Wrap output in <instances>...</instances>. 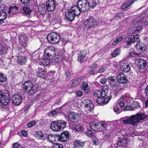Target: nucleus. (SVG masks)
<instances>
[{
	"instance_id": "25",
	"label": "nucleus",
	"mask_w": 148,
	"mask_h": 148,
	"mask_svg": "<svg viewBox=\"0 0 148 148\" xmlns=\"http://www.w3.org/2000/svg\"><path fill=\"white\" fill-rule=\"evenodd\" d=\"M39 12L41 14L46 13L47 8L46 5L44 4L39 5L38 7Z\"/></svg>"
},
{
	"instance_id": "14",
	"label": "nucleus",
	"mask_w": 148,
	"mask_h": 148,
	"mask_svg": "<svg viewBox=\"0 0 148 148\" xmlns=\"http://www.w3.org/2000/svg\"><path fill=\"white\" fill-rule=\"evenodd\" d=\"M122 72H130L131 67L129 64L126 62H122L120 66Z\"/></svg>"
},
{
	"instance_id": "20",
	"label": "nucleus",
	"mask_w": 148,
	"mask_h": 148,
	"mask_svg": "<svg viewBox=\"0 0 148 148\" xmlns=\"http://www.w3.org/2000/svg\"><path fill=\"white\" fill-rule=\"evenodd\" d=\"M7 48L5 46L0 45V59L4 58L7 53Z\"/></svg>"
},
{
	"instance_id": "50",
	"label": "nucleus",
	"mask_w": 148,
	"mask_h": 148,
	"mask_svg": "<svg viewBox=\"0 0 148 148\" xmlns=\"http://www.w3.org/2000/svg\"><path fill=\"white\" fill-rule=\"evenodd\" d=\"M90 8H93L96 5V3L94 0H90L89 1Z\"/></svg>"
},
{
	"instance_id": "3",
	"label": "nucleus",
	"mask_w": 148,
	"mask_h": 148,
	"mask_svg": "<svg viewBox=\"0 0 148 148\" xmlns=\"http://www.w3.org/2000/svg\"><path fill=\"white\" fill-rule=\"evenodd\" d=\"M66 123L63 120H58L53 121L51 122L50 127L55 131H59L62 130L65 127Z\"/></svg>"
},
{
	"instance_id": "17",
	"label": "nucleus",
	"mask_w": 148,
	"mask_h": 148,
	"mask_svg": "<svg viewBox=\"0 0 148 148\" xmlns=\"http://www.w3.org/2000/svg\"><path fill=\"white\" fill-rule=\"evenodd\" d=\"M110 99V97L104 98L101 97L98 98L96 101L97 103L100 105H103L107 103Z\"/></svg>"
},
{
	"instance_id": "64",
	"label": "nucleus",
	"mask_w": 148,
	"mask_h": 148,
	"mask_svg": "<svg viewBox=\"0 0 148 148\" xmlns=\"http://www.w3.org/2000/svg\"><path fill=\"white\" fill-rule=\"evenodd\" d=\"M109 90V88L107 85H104L102 87V90H101L103 91H108Z\"/></svg>"
},
{
	"instance_id": "32",
	"label": "nucleus",
	"mask_w": 148,
	"mask_h": 148,
	"mask_svg": "<svg viewBox=\"0 0 148 148\" xmlns=\"http://www.w3.org/2000/svg\"><path fill=\"white\" fill-rule=\"evenodd\" d=\"M84 144V142L80 140H76L74 142V147L75 148H80L83 147Z\"/></svg>"
},
{
	"instance_id": "43",
	"label": "nucleus",
	"mask_w": 148,
	"mask_h": 148,
	"mask_svg": "<svg viewBox=\"0 0 148 148\" xmlns=\"http://www.w3.org/2000/svg\"><path fill=\"white\" fill-rule=\"evenodd\" d=\"M120 52L121 50L120 49H116L113 51L111 54V55L113 57H115L120 54Z\"/></svg>"
},
{
	"instance_id": "39",
	"label": "nucleus",
	"mask_w": 148,
	"mask_h": 148,
	"mask_svg": "<svg viewBox=\"0 0 148 148\" xmlns=\"http://www.w3.org/2000/svg\"><path fill=\"white\" fill-rule=\"evenodd\" d=\"M72 128L73 129L77 131H83L84 128L83 127L79 125L74 124L73 125Z\"/></svg>"
},
{
	"instance_id": "53",
	"label": "nucleus",
	"mask_w": 148,
	"mask_h": 148,
	"mask_svg": "<svg viewBox=\"0 0 148 148\" xmlns=\"http://www.w3.org/2000/svg\"><path fill=\"white\" fill-rule=\"evenodd\" d=\"M127 32L129 34H133L137 32L134 27H130L128 30Z\"/></svg>"
},
{
	"instance_id": "40",
	"label": "nucleus",
	"mask_w": 148,
	"mask_h": 148,
	"mask_svg": "<svg viewBox=\"0 0 148 148\" xmlns=\"http://www.w3.org/2000/svg\"><path fill=\"white\" fill-rule=\"evenodd\" d=\"M123 36H121L116 39L112 43V44L113 45H116L123 40Z\"/></svg>"
},
{
	"instance_id": "22",
	"label": "nucleus",
	"mask_w": 148,
	"mask_h": 148,
	"mask_svg": "<svg viewBox=\"0 0 148 148\" xmlns=\"http://www.w3.org/2000/svg\"><path fill=\"white\" fill-rule=\"evenodd\" d=\"M134 1L135 0H128L123 4L121 7V9L126 10L127 8L134 3Z\"/></svg>"
},
{
	"instance_id": "54",
	"label": "nucleus",
	"mask_w": 148,
	"mask_h": 148,
	"mask_svg": "<svg viewBox=\"0 0 148 148\" xmlns=\"http://www.w3.org/2000/svg\"><path fill=\"white\" fill-rule=\"evenodd\" d=\"M36 124V122L35 121H32L29 122L27 125L28 127H31L33 126H34Z\"/></svg>"
},
{
	"instance_id": "15",
	"label": "nucleus",
	"mask_w": 148,
	"mask_h": 148,
	"mask_svg": "<svg viewBox=\"0 0 148 148\" xmlns=\"http://www.w3.org/2000/svg\"><path fill=\"white\" fill-rule=\"evenodd\" d=\"M46 4L47 10L49 12L52 11L55 9V3L53 0H48Z\"/></svg>"
},
{
	"instance_id": "18",
	"label": "nucleus",
	"mask_w": 148,
	"mask_h": 148,
	"mask_svg": "<svg viewBox=\"0 0 148 148\" xmlns=\"http://www.w3.org/2000/svg\"><path fill=\"white\" fill-rule=\"evenodd\" d=\"M136 61L138 68L140 69H144L147 65L146 61L143 59H138Z\"/></svg>"
},
{
	"instance_id": "6",
	"label": "nucleus",
	"mask_w": 148,
	"mask_h": 148,
	"mask_svg": "<svg viewBox=\"0 0 148 148\" xmlns=\"http://www.w3.org/2000/svg\"><path fill=\"white\" fill-rule=\"evenodd\" d=\"M77 5L82 12L87 11L90 8L89 2L87 0H79Z\"/></svg>"
},
{
	"instance_id": "5",
	"label": "nucleus",
	"mask_w": 148,
	"mask_h": 148,
	"mask_svg": "<svg viewBox=\"0 0 148 148\" xmlns=\"http://www.w3.org/2000/svg\"><path fill=\"white\" fill-rule=\"evenodd\" d=\"M60 35L55 32L50 33L47 36V39L48 41L53 44H56L58 43L60 40Z\"/></svg>"
},
{
	"instance_id": "4",
	"label": "nucleus",
	"mask_w": 148,
	"mask_h": 148,
	"mask_svg": "<svg viewBox=\"0 0 148 148\" xmlns=\"http://www.w3.org/2000/svg\"><path fill=\"white\" fill-rule=\"evenodd\" d=\"M10 96L8 91L3 90L0 91V101L3 105H6L9 102Z\"/></svg>"
},
{
	"instance_id": "60",
	"label": "nucleus",
	"mask_w": 148,
	"mask_h": 148,
	"mask_svg": "<svg viewBox=\"0 0 148 148\" xmlns=\"http://www.w3.org/2000/svg\"><path fill=\"white\" fill-rule=\"evenodd\" d=\"M57 114V112L55 111H52L50 112L49 115L50 117H53L55 115Z\"/></svg>"
},
{
	"instance_id": "8",
	"label": "nucleus",
	"mask_w": 148,
	"mask_h": 148,
	"mask_svg": "<svg viewBox=\"0 0 148 148\" xmlns=\"http://www.w3.org/2000/svg\"><path fill=\"white\" fill-rule=\"evenodd\" d=\"M69 134L68 131H64L60 136L58 135V140L61 142L67 141L69 138Z\"/></svg>"
},
{
	"instance_id": "1",
	"label": "nucleus",
	"mask_w": 148,
	"mask_h": 148,
	"mask_svg": "<svg viewBox=\"0 0 148 148\" xmlns=\"http://www.w3.org/2000/svg\"><path fill=\"white\" fill-rule=\"evenodd\" d=\"M147 116L143 113H137L135 115H132L130 116L122 118V121L124 124L137 126L138 125L140 121L146 118Z\"/></svg>"
},
{
	"instance_id": "19",
	"label": "nucleus",
	"mask_w": 148,
	"mask_h": 148,
	"mask_svg": "<svg viewBox=\"0 0 148 148\" xmlns=\"http://www.w3.org/2000/svg\"><path fill=\"white\" fill-rule=\"evenodd\" d=\"M65 15L67 20L69 21H72L74 19L75 15L70 10H67L65 12Z\"/></svg>"
},
{
	"instance_id": "9",
	"label": "nucleus",
	"mask_w": 148,
	"mask_h": 148,
	"mask_svg": "<svg viewBox=\"0 0 148 148\" xmlns=\"http://www.w3.org/2000/svg\"><path fill=\"white\" fill-rule=\"evenodd\" d=\"M46 72V69L44 67H39L36 71L38 76L43 78L47 77Z\"/></svg>"
},
{
	"instance_id": "46",
	"label": "nucleus",
	"mask_w": 148,
	"mask_h": 148,
	"mask_svg": "<svg viewBox=\"0 0 148 148\" xmlns=\"http://www.w3.org/2000/svg\"><path fill=\"white\" fill-rule=\"evenodd\" d=\"M35 136L36 138L39 139H42L44 137V134L41 131L36 132Z\"/></svg>"
},
{
	"instance_id": "28",
	"label": "nucleus",
	"mask_w": 148,
	"mask_h": 148,
	"mask_svg": "<svg viewBox=\"0 0 148 148\" xmlns=\"http://www.w3.org/2000/svg\"><path fill=\"white\" fill-rule=\"evenodd\" d=\"M83 77H81L73 80L72 83V86L73 87L79 85L83 80Z\"/></svg>"
},
{
	"instance_id": "47",
	"label": "nucleus",
	"mask_w": 148,
	"mask_h": 148,
	"mask_svg": "<svg viewBox=\"0 0 148 148\" xmlns=\"http://www.w3.org/2000/svg\"><path fill=\"white\" fill-rule=\"evenodd\" d=\"M82 102L85 105V107L90 106V104H93L92 101L88 99H84L82 100Z\"/></svg>"
},
{
	"instance_id": "62",
	"label": "nucleus",
	"mask_w": 148,
	"mask_h": 148,
	"mask_svg": "<svg viewBox=\"0 0 148 148\" xmlns=\"http://www.w3.org/2000/svg\"><path fill=\"white\" fill-rule=\"evenodd\" d=\"M86 134L88 136H91L92 135V132L91 130H88L86 132Z\"/></svg>"
},
{
	"instance_id": "33",
	"label": "nucleus",
	"mask_w": 148,
	"mask_h": 148,
	"mask_svg": "<svg viewBox=\"0 0 148 148\" xmlns=\"http://www.w3.org/2000/svg\"><path fill=\"white\" fill-rule=\"evenodd\" d=\"M134 36L132 35H129L124 39V41L127 42L128 44H130L131 43H134Z\"/></svg>"
},
{
	"instance_id": "55",
	"label": "nucleus",
	"mask_w": 148,
	"mask_h": 148,
	"mask_svg": "<svg viewBox=\"0 0 148 148\" xmlns=\"http://www.w3.org/2000/svg\"><path fill=\"white\" fill-rule=\"evenodd\" d=\"M134 43L135 42H140V36L138 35H136L135 36H134Z\"/></svg>"
},
{
	"instance_id": "13",
	"label": "nucleus",
	"mask_w": 148,
	"mask_h": 148,
	"mask_svg": "<svg viewBox=\"0 0 148 148\" xmlns=\"http://www.w3.org/2000/svg\"><path fill=\"white\" fill-rule=\"evenodd\" d=\"M12 101L13 104L15 105H20L22 100L21 96L18 94H14L12 97Z\"/></svg>"
},
{
	"instance_id": "49",
	"label": "nucleus",
	"mask_w": 148,
	"mask_h": 148,
	"mask_svg": "<svg viewBox=\"0 0 148 148\" xmlns=\"http://www.w3.org/2000/svg\"><path fill=\"white\" fill-rule=\"evenodd\" d=\"M124 16V14L123 12H120L116 15L115 18L116 19L118 20L123 18Z\"/></svg>"
},
{
	"instance_id": "63",
	"label": "nucleus",
	"mask_w": 148,
	"mask_h": 148,
	"mask_svg": "<svg viewBox=\"0 0 148 148\" xmlns=\"http://www.w3.org/2000/svg\"><path fill=\"white\" fill-rule=\"evenodd\" d=\"M107 81V79L106 78H101L100 80V82L102 84H105Z\"/></svg>"
},
{
	"instance_id": "31",
	"label": "nucleus",
	"mask_w": 148,
	"mask_h": 148,
	"mask_svg": "<svg viewBox=\"0 0 148 148\" xmlns=\"http://www.w3.org/2000/svg\"><path fill=\"white\" fill-rule=\"evenodd\" d=\"M86 54V52L85 51L81 52L79 54L78 58V61L79 62H82L84 60V58Z\"/></svg>"
},
{
	"instance_id": "29",
	"label": "nucleus",
	"mask_w": 148,
	"mask_h": 148,
	"mask_svg": "<svg viewBox=\"0 0 148 148\" xmlns=\"http://www.w3.org/2000/svg\"><path fill=\"white\" fill-rule=\"evenodd\" d=\"M7 14L3 10H0V23H4V21L7 18Z\"/></svg>"
},
{
	"instance_id": "38",
	"label": "nucleus",
	"mask_w": 148,
	"mask_h": 148,
	"mask_svg": "<svg viewBox=\"0 0 148 148\" xmlns=\"http://www.w3.org/2000/svg\"><path fill=\"white\" fill-rule=\"evenodd\" d=\"M82 89L86 93H87L89 92V88L87 82L84 81L83 82Z\"/></svg>"
},
{
	"instance_id": "21",
	"label": "nucleus",
	"mask_w": 148,
	"mask_h": 148,
	"mask_svg": "<svg viewBox=\"0 0 148 148\" xmlns=\"http://www.w3.org/2000/svg\"><path fill=\"white\" fill-rule=\"evenodd\" d=\"M118 77L119 78V82H120L122 84H125L128 82L126 77L122 73L119 74Z\"/></svg>"
},
{
	"instance_id": "45",
	"label": "nucleus",
	"mask_w": 148,
	"mask_h": 148,
	"mask_svg": "<svg viewBox=\"0 0 148 148\" xmlns=\"http://www.w3.org/2000/svg\"><path fill=\"white\" fill-rule=\"evenodd\" d=\"M41 62L42 64L45 66H47L50 63V59L48 58L42 59Z\"/></svg>"
},
{
	"instance_id": "44",
	"label": "nucleus",
	"mask_w": 148,
	"mask_h": 148,
	"mask_svg": "<svg viewBox=\"0 0 148 148\" xmlns=\"http://www.w3.org/2000/svg\"><path fill=\"white\" fill-rule=\"evenodd\" d=\"M39 50L38 49L35 51L32 54V58L34 60H36L38 59L39 56Z\"/></svg>"
},
{
	"instance_id": "52",
	"label": "nucleus",
	"mask_w": 148,
	"mask_h": 148,
	"mask_svg": "<svg viewBox=\"0 0 148 148\" xmlns=\"http://www.w3.org/2000/svg\"><path fill=\"white\" fill-rule=\"evenodd\" d=\"M113 110L117 114L120 113L122 111V109L119 108L117 106L114 107Z\"/></svg>"
},
{
	"instance_id": "30",
	"label": "nucleus",
	"mask_w": 148,
	"mask_h": 148,
	"mask_svg": "<svg viewBox=\"0 0 148 148\" xmlns=\"http://www.w3.org/2000/svg\"><path fill=\"white\" fill-rule=\"evenodd\" d=\"M58 135L56 134V135H49L47 137V140L49 142L53 143L55 141L56 139L58 140Z\"/></svg>"
},
{
	"instance_id": "12",
	"label": "nucleus",
	"mask_w": 148,
	"mask_h": 148,
	"mask_svg": "<svg viewBox=\"0 0 148 148\" xmlns=\"http://www.w3.org/2000/svg\"><path fill=\"white\" fill-rule=\"evenodd\" d=\"M135 47L136 50L140 53H142L145 51L147 48L146 45L142 42H138L135 45Z\"/></svg>"
},
{
	"instance_id": "59",
	"label": "nucleus",
	"mask_w": 148,
	"mask_h": 148,
	"mask_svg": "<svg viewBox=\"0 0 148 148\" xmlns=\"http://www.w3.org/2000/svg\"><path fill=\"white\" fill-rule=\"evenodd\" d=\"M108 91H103L101 90V94L102 97L105 98V97L106 96Z\"/></svg>"
},
{
	"instance_id": "27",
	"label": "nucleus",
	"mask_w": 148,
	"mask_h": 148,
	"mask_svg": "<svg viewBox=\"0 0 148 148\" xmlns=\"http://www.w3.org/2000/svg\"><path fill=\"white\" fill-rule=\"evenodd\" d=\"M78 114L75 112H70L68 115L69 120L72 122H74V121L78 117Z\"/></svg>"
},
{
	"instance_id": "57",
	"label": "nucleus",
	"mask_w": 148,
	"mask_h": 148,
	"mask_svg": "<svg viewBox=\"0 0 148 148\" xmlns=\"http://www.w3.org/2000/svg\"><path fill=\"white\" fill-rule=\"evenodd\" d=\"M118 103L119 105L122 108H123L125 106V103L123 101L119 100Z\"/></svg>"
},
{
	"instance_id": "41",
	"label": "nucleus",
	"mask_w": 148,
	"mask_h": 148,
	"mask_svg": "<svg viewBox=\"0 0 148 148\" xmlns=\"http://www.w3.org/2000/svg\"><path fill=\"white\" fill-rule=\"evenodd\" d=\"M25 14H30L32 10L29 7L28 5H25L23 9Z\"/></svg>"
},
{
	"instance_id": "35",
	"label": "nucleus",
	"mask_w": 148,
	"mask_h": 148,
	"mask_svg": "<svg viewBox=\"0 0 148 148\" xmlns=\"http://www.w3.org/2000/svg\"><path fill=\"white\" fill-rule=\"evenodd\" d=\"M137 32L141 31L143 29L142 24L140 22H138L136 23L134 27Z\"/></svg>"
},
{
	"instance_id": "16",
	"label": "nucleus",
	"mask_w": 148,
	"mask_h": 148,
	"mask_svg": "<svg viewBox=\"0 0 148 148\" xmlns=\"http://www.w3.org/2000/svg\"><path fill=\"white\" fill-rule=\"evenodd\" d=\"M90 126L91 129L95 132L101 131V129L100 128L101 126V123L93 122L90 124Z\"/></svg>"
},
{
	"instance_id": "58",
	"label": "nucleus",
	"mask_w": 148,
	"mask_h": 148,
	"mask_svg": "<svg viewBox=\"0 0 148 148\" xmlns=\"http://www.w3.org/2000/svg\"><path fill=\"white\" fill-rule=\"evenodd\" d=\"M62 145L61 144H54L52 148H62Z\"/></svg>"
},
{
	"instance_id": "7",
	"label": "nucleus",
	"mask_w": 148,
	"mask_h": 148,
	"mask_svg": "<svg viewBox=\"0 0 148 148\" xmlns=\"http://www.w3.org/2000/svg\"><path fill=\"white\" fill-rule=\"evenodd\" d=\"M97 21L95 19L92 17H90L85 21L83 23L85 29L88 30L90 28H94L96 25Z\"/></svg>"
},
{
	"instance_id": "11",
	"label": "nucleus",
	"mask_w": 148,
	"mask_h": 148,
	"mask_svg": "<svg viewBox=\"0 0 148 148\" xmlns=\"http://www.w3.org/2000/svg\"><path fill=\"white\" fill-rule=\"evenodd\" d=\"M108 82L110 86L117 87L119 84V80L116 76L111 77L108 78Z\"/></svg>"
},
{
	"instance_id": "24",
	"label": "nucleus",
	"mask_w": 148,
	"mask_h": 148,
	"mask_svg": "<svg viewBox=\"0 0 148 148\" xmlns=\"http://www.w3.org/2000/svg\"><path fill=\"white\" fill-rule=\"evenodd\" d=\"M79 6L77 5L73 6L70 10L73 12L75 16H78L82 12L80 10V8H79Z\"/></svg>"
},
{
	"instance_id": "34",
	"label": "nucleus",
	"mask_w": 148,
	"mask_h": 148,
	"mask_svg": "<svg viewBox=\"0 0 148 148\" xmlns=\"http://www.w3.org/2000/svg\"><path fill=\"white\" fill-rule=\"evenodd\" d=\"M55 58L52 60L53 63H59L62 61L63 58L62 55H55Z\"/></svg>"
},
{
	"instance_id": "23",
	"label": "nucleus",
	"mask_w": 148,
	"mask_h": 148,
	"mask_svg": "<svg viewBox=\"0 0 148 148\" xmlns=\"http://www.w3.org/2000/svg\"><path fill=\"white\" fill-rule=\"evenodd\" d=\"M128 140L126 138H119L117 144L119 146L126 147L128 144Z\"/></svg>"
},
{
	"instance_id": "51",
	"label": "nucleus",
	"mask_w": 148,
	"mask_h": 148,
	"mask_svg": "<svg viewBox=\"0 0 148 148\" xmlns=\"http://www.w3.org/2000/svg\"><path fill=\"white\" fill-rule=\"evenodd\" d=\"M94 95L95 97L97 98L101 97V90L95 91L94 93Z\"/></svg>"
},
{
	"instance_id": "48",
	"label": "nucleus",
	"mask_w": 148,
	"mask_h": 148,
	"mask_svg": "<svg viewBox=\"0 0 148 148\" xmlns=\"http://www.w3.org/2000/svg\"><path fill=\"white\" fill-rule=\"evenodd\" d=\"M7 80L5 75L0 72V83H2L5 82Z\"/></svg>"
},
{
	"instance_id": "26",
	"label": "nucleus",
	"mask_w": 148,
	"mask_h": 148,
	"mask_svg": "<svg viewBox=\"0 0 148 148\" xmlns=\"http://www.w3.org/2000/svg\"><path fill=\"white\" fill-rule=\"evenodd\" d=\"M18 7L16 6H11L10 8L8 13L9 14L12 15L17 13L18 12Z\"/></svg>"
},
{
	"instance_id": "10",
	"label": "nucleus",
	"mask_w": 148,
	"mask_h": 148,
	"mask_svg": "<svg viewBox=\"0 0 148 148\" xmlns=\"http://www.w3.org/2000/svg\"><path fill=\"white\" fill-rule=\"evenodd\" d=\"M55 48L51 46L47 47L45 51V55L48 57H54L55 56Z\"/></svg>"
},
{
	"instance_id": "37",
	"label": "nucleus",
	"mask_w": 148,
	"mask_h": 148,
	"mask_svg": "<svg viewBox=\"0 0 148 148\" xmlns=\"http://www.w3.org/2000/svg\"><path fill=\"white\" fill-rule=\"evenodd\" d=\"M19 40L20 44L24 45V44L26 45L27 43L28 38L26 36H21L19 38Z\"/></svg>"
},
{
	"instance_id": "36",
	"label": "nucleus",
	"mask_w": 148,
	"mask_h": 148,
	"mask_svg": "<svg viewBox=\"0 0 148 148\" xmlns=\"http://www.w3.org/2000/svg\"><path fill=\"white\" fill-rule=\"evenodd\" d=\"M26 58L23 56H19L18 57V62L21 65L24 64L26 61Z\"/></svg>"
},
{
	"instance_id": "56",
	"label": "nucleus",
	"mask_w": 148,
	"mask_h": 148,
	"mask_svg": "<svg viewBox=\"0 0 148 148\" xmlns=\"http://www.w3.org/2000/svg\"><path fill=\"white\" fill-rule=\"evenodd\" d=\"M136 55L135 51H134V50L133 49H132V50L129 53V55L128 56L130 57H134Z\"/></svg>"
},
{
	"instance_id": "42",
	"label": "nucleus",
	"mask_w": 148,
	"mask_h": 148,
	"mask_svg": "<svg viewBox=\"0 0 148 148\" xmlns=\"http://www.w3.org/2000/svg\"><path fill=\"white\" fill-rule=\"evenodd\" d=\"M93 108L94 105L93 104H90V105L84 107L85 110L87 113H89Z\"/></svg>"
},
{
	"instance_id": "2",
	"label": "nucleus",
	"mask_w": 148,
	"mask_h": 148,
	"mask_svg": "<svg viewBox=\"0 0 148 148\" xmlns=\"http://www.w3.org/2000/svg\"><path fill=\"white\" fill-rule=\"evenodd\" d=\"M23 90L26 93H28L29 95H32L36 92L38 87L36 85L34 86L32 83L30 81H26L23 85Z\"/></svg>"
},
{
	"instance_id": "61",
	"label": "nucleus",
	"mask_w": 148,
	"mask_h": 148,
	"mask_svg": "<svg viewBox=\"0 0 148 148\" xmlns=\"http://www.w3.org/2000/svg\"><path fill=\"white\" fill-rule=\"evenodd\" d=\"M133 109V108L130 106H127L125 107V110L127 111V110H132Z\"/></svg>"
}]
</instances>
